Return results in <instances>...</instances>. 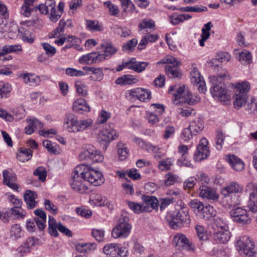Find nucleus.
<instances>
[{"instance_id":"nucleus-16","label":"nucleus","mask_w":257,"mask_h":257,"mask_svg":"<svg viewBox=\"0 0 257 257\" xmlns=\"http://www.w3.org/2000/svg\"><path fill=\"white\" fill-rule=\"evenodd\" d=\"M198 192L200 197L211 202H215L219 198V194L216 191L206 185H201Z\"/></svg>"},{"instance_id":"nucleus-41","label":"nucleus","mask_w":257,"mask_h":257,"mask_svg":"<svg viewBox=\"0 0 257 257\" xmlns=\"http://www.w3.org/2000/svg\"><path fill=\"white\" fill-rule=\"evenodd\" d=\"M191 82L192 84L197 87L199 91L204 93L206 91V87L205 82L203 80V77L200 75L199 76L191 78Z\"/></svg>"},{"instance_id":"nucleus-53","label":"nucleus","mask_w":257,"mask_h":257,"mask_svg":"<svg viewBox=\"0 0 257 257\" xmlns=\"http://www.w3.org/2000/svg\"><path fill=\"white\" fill-rule=\"evenodd\" d=\"M19 33L21 34L22 40L26 42L32 44L33 43L34 38L30 35L29 31L21 28L19 29Z\"/></svg>"},{"instance_id":"nucleus-48","label":"nucleus","mask_w":257,"mask_h":257,"mask_svg":"<svg viewBox=\"0 0 257 257\" xmlns=\"http://www.w3.org/2000/svg\"><path fill=\"white\" fill-rule=\"evenodd\" d=\"M128 205L135 213L137 214L146 211V210H148L147 207L144 206V204H141L134 202L128 201Z\"/></svg>"},{"instance_id":"nucleus-13","label":"nucleus","mask_w":257,"mask_h":257,"mask_svg":"<svg viewBox=\"0 0 257 257\" xmlns=\"http://www.w3.org/2000/svg\"><path fill=\"white\" fill-rule=\"evenodd\" d=\"M48 224L49 233L52 236L55 237L58 236L57 229L68 237L72 236V232L68 228L63 225L61 223H57L54 218L51 216H49Z\"/></svg>"},{"instance_id":"nucleus-24","label":"nucleus","mask_w":257,"mask_h":257,"mask_svg":"<svg viewBox=\"0 0 257 257\" xmlns=\"http://www.w3.org/2000/svg\"><path fill=\"white\" fill-rule=\"evenodd\" d=\"M142 199L144 202V206L148 208L146 211L150 212L158 208V200L156 197L144 195L142 196Z\"/></svg>"},{"instance_id":"nucleus-38","label":"nucleus","mask_w":257,"mask_h":257,"mask_svg":"<svg viewBox=\"0 0 257 257\" xmlns=\"http://www.w3.org/2000/svg\"><path fill=\"white\" fill-rule=\"evenodd\" d=\"M104 47V53H100L103 56V61L110 58L112 55L116 53L117 49L113 47L111 43H106Z\"/></svg>"},{"instance_id":"nucleus-4","label":"nucleus","mask_w":257,"mask_h":257,"mask_svg":"<svg viewBox=\"0 0 257 257\" xmlns=\"http://www.w3.org/2000/svg\"><path fill=\"white\" fill-rule=\"evenodd\" d=\"M235 90L233 96V105L239 109L244 105L248 98V92L250 90V84L246 81L234 84Z\"/></svg>"},{"instance_id":"nucleus-1","label":"nucleus","mask_w":257,"mask_h":257,"mask_svg":"<svg viewBox=\"0 0 257 257\" xmlns=\"http://www.w3.org/2000/svg\"><path fill=\"white\" fill-rule=\"evenodd\" d=\"M227 72L224 70L220 74L210 77V82L212 84L210 92L212 96L220 99L221 101H225L229 99V95L227 94L224 87V84L222 82L226 77Z\"/></svg>"},{"instance_id":"nucleus-15","label":"nucleus","mask_w":257,"mask_h":257,"mask_svg":"<svg viewBox=\"0 0 257 257\" xmlns=\"http://www.w3.org/2000/svg\"><path fill=\"white\" fill-rule=\"evenodd\" d=\"M208 144V142L206 138H203L200 140L197 147V151L194 155L195 161L200 162L207 158L210 153Z\"/></svg>"},{"instance_id":"nucleus-11","label":"nucleus","mask_w":257,"mask_h":257,"mask_svg":"<svg viewBox=\"0 0 257 257\" xmlns=\"http://www.w3.org/2000/svg\"><path fill=\"white\" fill-rule=\"evenodd\" d=\"M103 252L107 257H126L127 250L125 247H120L118 243H109L103 248Z\"/></svg>"},{"instance_id":"nucleus-18","label":"nucleus","mask_w":257,"mask_h":257,"mask_svg":"<svg viewBox=\"0 0 257 257\" xmlns=\"http://www.w3.org/2000/svg\"><path fill=\"white\" fill-rule=\"evenodd\" d=\"M102 58L99 52L95 51L83 55L79 59V62L81 64L91 65L103 61Z\"/></svg>"},{"instance_id":"nucleus-54","label":"nucleus","mask_w":257,"mask_h":257,"mask_svg":"<svg viewBox=\"0 0 257 257\" xmlns=\"http://www.w3.org/2000/svg\"><path fill=\"white\" fill-rule=\"evenodd\" d=\"M33 174L38 176L39 180L44 182L47 176V171L44 167H39L34 171Z\"/></svg>"},{"instance_id":"nucleus-60","label":"nucleus","mask_w":257,"mask_h":257,"mask_svg":"<svg viewBox=\"0 0 257 257\" xmlns=\"http://www.w3.org/2000/svg\"><path fill=\"white\" fill-rule=\"evenodd\" d=\"M207 8L205 7L202 8L198 6H190L186 7H182L180 9L181 12H197L200 13L203 11H206Z\"/></svg>"},{"instance_id":"nucleus-2","label":"nucleus","mask_w":257,"mask_h":257,"mask_svg":"<svg viewBox=\"0 0 257 257\" xmlns=\"http://www.w3.org/2000/svg\"><path fill=\"white\" fill-rule=\"evenodd\" d=\"M167 220L170 227L173 229L188 227L191 222L188 209L186 207L181 208L177 212L167 216Z\"/></svg>"},{"instance_id":"nucleus-42","label":"nucleus","mask_w":257,"mask_h":257,"mask_svg":"<svg viewBox=\"0 0 257 257\" xmlns=\"http://www.w3.org/2000/svg\"><path fill=\"white\" fill-rule=\"evenodd\" d=\"M223 196L222 198V203L223 205L225 207H230L232 206H235L236 204H239V203L237 201H235L232 199V197L235 198V195H232L229 194H221Z\"/></svg>"},{"instance_id":"nucleus-26","label":"nucleus","mask_w":257,"mask_h":257,"mask_svg":"<svg viewBox=\"0 0 257 257\" xmlns=\"http://www.w3.org/2000/svg\"><path fill=\"white\" fill-rule=\"evenodd\" d=\"M189 126L195 135L203 130L204 127L203 120L200 116L196 117L190 121Z\"/></svg>"},{"instance_id":"nucleus-62","label":"nucleus","mask_w":257,"mask_h":257,"mask_svg":"<svg viewBox=\"0 0 257 257\" xmlns=\"http://www.w3.org/2000/svg\"><path fill=\"white\" fill-rule=\"evenodd\" d=\"M92 201L95 205L98 206H104L107 203L106 198L99 194L95 195L92 199Z\"/></svg>"},{"instance_id":"nucleus-36","label":"nucleus","mask_w":257,"mask_h":257,"mask_svg":"<svg viewBox=\"0 0 257 257\" xmlns=\"http://www.w3.org/2000/svg\"><path fill=\"white\" fill-rule=\"evenodd\" d=\"M23 78L24 82L30 86L38 85L41 82V77L34 74H25Z\"/></svg>"},{"instance_id":"nucleus-40","label":"nucleus","mask_w":257,"mask_h":257,"mask_svg":"<svg viewBox=\"0 0 257 257\" xmlns=\"http://www.w3.org/2000/svg\"><path fill=\"white\" fill-rule=\"evenodd\" d=\"M189 206L195 212V214L199 217L204 207L203 203L197 199H194L189 202Z\"/></svg>"},{"instance_id":"nucleus-45","label":"nucleus","mask_w":257,"mask_h":257,"mask_svg":"<svg viewBox=\"0 0 257 257\" xmlns=\"http://www.w3.org/2000/svg\"><path fill=\"white\" fill-rule=\"evenodd\" d=\"M22 51V48L21 45H5L2 49H0V54H2V52H5L6 53H17Z\"/></svg>"},{"instance_id":"nucleus-3","label":"nucleus","mask_w":257,"mask_h":257,"mask_svg":"<svg viewBox=\"0 0 257 257\" xmlns=\"http://www.w3.org/2000/svg\"><path fill=\"white\" fill-rule=\"evenodd\" d=\"M129 216L126 212H122L119 216L115 226L112 229L111 234L113 238H125L128 236L132 228L129 223Z\"/></svg>"},{"instance_id":"nucleus-31","label":"nucleus","mask_w":257,"mask_h":257,"mask_svg":"<svg viewBox=\"0 0 257 257\" xmlns=\"http://www.w3.org/2000/svg\"><path fill=\"white\" fill-rule=\"evenodd\" d=\"M37 197V194L35 192L30 190L26 191L24 198L28 208L33 209L36 206L37 202L35 199Z\"/></svg>"},{"instance_id":"nucleus-30","label":"nucleus","mask_w":257,"mask_h":257,"mask_svg":"<svg viewBox=\"0 0 257 257\" xmlns=\"http://www.w3.org/2000/svg\"><path fill=\"white\" fill-rule=\"evenodd\" d=\"M27 122L28 125L25 127V133L28 135L33 134L35 130L40 129L43 126L41 122L35 118L27 119Z\"/></svg>"},{"instance_id":"nucleus-25","label":"nucleus","mask_w":257,"mask_h":257,"mask_svg":"<svg viewBox=\"0 0 257 257\" xmlns=\"http://www.w3.org/2000/svg\"><path fill=\"white\" fill-rule=\"evenodd\" d=\"M73 109L76 112L82 113L83 111L89 112L90 108L83 98H80L74 102Z\"/></svg>"},{"instance_id":"nucleus-43","label":"nucleus","mask_w":257,"mask_h":257,"mask_svg":"<svg viewBox=\"0 0 257 257\" xmlns=\"http://www.w3.org/2000/svg\"><path fill=\"white\" fill-rule=\"evenodd\" d=\"M251 54L246 50H244L239 53L238 59L243 64H249L251 62Z\"/></svg>"},{"instance_id":"nucleus-33","label":"nucleus","mask_w":257,"mask_h":257,"mask_svg":"<svg viewBox=\"0 0 257 257\" xmlns=\"http://www.w3.org/2000/svg\"><path fill=\"white\" fill-rule=\"evenodd\" d=\"M247 207L252 212H257V187H254L250 194Z\"/></svg>"},{"instance_id":"nucleus-22","label":"nucleus","mask_w":257,"mask_h":257,"mask_svg":"<svg viewBox=\"0 0 257 257\" xmlns=\"http://www.w3.org/2000/svg\"><path fill=\"white\" fill-rule=\"evenodd\" d=\"M72 26V22L71 20L68 19L65 21L64 19H62L59 22L58 27L51 33L50 37H56L58 35L60 36L63 34L65 29L71 28Z\"/></svg>"},{"instance_id":"nucleus-61","label":"nucleus","mask_w":257,"mask_h":257,"mask_svg":"<svg viewBox=\"0 0 257 257\" xmlns=\"http://www.w3.org/2000/svg\"><path fill=\"white\" fill-rule=\"evenodd\" d=\"M130 99L132 101L139 100L141 96V93L142 92V88H136L131 90H128Z\"/></svg>"},{"instance_id":"nucleus-58","label":"nucleus","mask_w":257,"mask_h":257,"mask_svg":"<svg viewBox=\"0 0 257 257\" xmlns=\"http://www.w3.org/2000/svg\"><path fill=\"white\" fill-rule=\"evenodd\" d=\"M11 90V86L10 84L0 82V99L6 96Z\"/></svg>"},{"instance_id":"nucleus-28","label":"nucleus","mask_w":257,"mask_h":257,"mask_svg":"<svg viewBox=\"0 0 257 257\" xmlns=\"http://www.w3.org/2000/svg\"><path fill=\"white\" fill-rule=\"evenodd\" d=\"M216 216V211L214 207L210 205L204 206L199 218L206 220L213 219Z\"/></svg>"},{"instance_id":"nucleus-5","label":"nucleus","mask_w":257,"mask_h":257,"mask_svg":"<svg viewBox=\"0 0 257 257\" xmlns=\"http://www.w3.org/2000/svg\"><path fill=\"white\" fill-rule=\"evenodd\" d=\"M78 167H79V174L81 177L90 184L94 186H99L104 183V179L100 172L85 164L79 165Z\"/></svg>"},{"instance_id":"nucleus-17","label":"nucleus","mask_w":257,"mask_h":257,"mask_svg":"<svg viewBox=\"0 0 257 257\" xmlns=\"http://www.w3.org/2000/svg\"><path fill=\"white\" fill-rule=\"evenodd\" d=\"M78 119L77 117L72 113L66 114L64 121V127L70 133H78Z\"/></svg>"},{"instance_id":"nucleus-32","label":"nucleus","mask_w":257,"mask_h":257,"mask_svg":"<svg viewBox=\"0 0 257 257\" xmlns=\"http://www.w3.org/2000/svg\"><path fill=\"white\" fill-rule=\"evenodd\" d=\"M138 81V79L135 76L125 74L118 77L115 80V83L118 85H125L135 84Z\"/></svg>"},{"instance_id":"nucleus-12","label":"nucleus","mask_w":257,"mask_h":257,"mask_svg":"<svg viewBox=\"0 0 257 257\" xmlns=\"http://www.w3.org/2000/svg\"><path fill=\"white\" fill-rule=\"evenodd\" d=\"M232 220L237 223L245 225L251 222V217L248 211L241 207L234 208L230 212Z\"/></svg>"},{"instance_id":"nucleus-49","label":"nucleus","mask_w":257,"mask_h":257,"mask_svg":"<svg viewBox=\"0 0 257 257\" xmlns=\"http://www.w3.org/2000/svg\"><path fill=\"white\" fill-rule=\"evenodd\" d=\"M93 123V120L90 118H87L85 119L78 120V133L80 132H83L86 129L88 128Z\"/></svg>"},{"instance_id":"nucleus-23","label":"nucleus","mask_w":257,"mask_h":257,"mask_svg":"<svg viewBox=\"0 0 257 257\" xmlns=\"http://www.w3.org/2000/svg\"><path fill=\"white\" fill-rule=\"evenodd\" d=\"M134 142L143 150L146 151L149 153H153L155 154L159 153L160 148L157 146L153 145L152 144L148 142L146 143L138 138H136L134 140Z\"/></svg>"},{"instance_id":"nucleus-35","label":"nucleus","mask_w":257,"mask_h":257,"mask_svg":"<svg viewBox=\"0 0 257 257\" xmlns=\"http://www.w3.org/2000/svg\"><path fill=\"white\" fill-rule=\"evenodd\" d=\"M188 238L183 233H179L175 235L172 240L173 244L179 249L184 248Z\"/></svg>"},{"instance_id":"nucleus-34","label":"nucleus","mask_w":257,"mask_h":257,"mask_svg":"<svg viewBox=\"0 0 257 257\" xmlns=\"http://www.w3.org/2000/svg\"><path fill=\"white\" fill-rule=\"evenodd\" d=\"M97 245L95 243H79L76 245V250L81 253H87L93 251L96 248Z\"/></svg>"},{"instance_id":"nucleus-9","label":"nucleus","mask_w":257,"mask_h":257,"mask_svg":"<svg viewBox=\"0 0 257 257\" xmlns=\"http://www.w3.org/2000/svg\"><path fill=\"white\" fill-rule=\"evenodd\" d=\"M79 158L81 160L90 161L93 163H97L102 161L103 157L94 146L88 145L79 154Z\"/></svg>"},{"instance_id":"nucleus-10","label":"nucleus","mask_w":257,"mask_h":257,"mask_svg":"<svg viewBox=\"0 0 257 257\" xmlns=\"http://www.w3.org/2000/svg\"><path fill=\"white\" fill-rule=\"evenodd\" d=\"M158 63H166L167 65L165 67V70L167 74L170 78H180L181 73L178 70V67L180 63L177 61L176 59L169 57L164 59L162 61L158 62Z\"/></svg>"},{"instance_id":"nucleus-19","label":"nucleus","mask_w":257,"mask_h":257,"mask_svg":"<svg viewBox=\"0 0 257 257\" xmlns=\"http://www.w3.org/2000/svg\"><path fill=\"white\" fill-rule=\"evenodd\" d=\"M3 176L4 183L12 189L17 191L19 187L15 183L17 180L16 175L14 173L5 170L3 171Z\"/></svg>"},{"instance_id":"nucleus-55","label":"nucleus","mask_w":257,"mask_h":257,"mask_svg":"<svg viewBox=\"0 0 257 257\" xmlns=\"http://www.w3.org/2000/svg\"><path fill=\"white\" fill-rule=\"evenodd\" d=\"M154 21L151 19H145L143 20L139 25L140 30L145 29H152L155 27Z\"/></svg>"},{"instance_id":"nucleus-20","label":"nucleus","mask_w":257,"mask_h":257,"mask_svg":"<svg viewBox=\"0 0 257 257\" xmlns=\"http://www.w3.org/2000/svg\"><path fill=\"white\" fill-rule=\"evenodd\" d=\"M225 160L231 167L236 171H241L244 168V163L242 161L234 155H227Z\"/></svg>"},{"instance_id":"nucleus-50","label":"nucleus","mask_w":257,"mask_h":257,"mask_svg":"<svg viewBox=\"0 0 257 257\" xmlns=\"http://www.w3.org/2000/svg\"><path fill=\"white\" fill-rule=\"evenodd\" d=\"M87 27L90 31H102L103 29L102 26L99 24L98 21L87 20L86 21Z\"/></svg>"},{"instance_id":"nucleus-29","label":"nucleus","mask_w":257,"mask_h":257,"mask_svg":"<svg viewBox=\"0 0 257 257\" xmlns=\"http://www.w3.org/2000/svg\"><path fill=\"white\" fill-rule=\"evenodd\" d=\"M35 245V238L34 237H30L18 248V251L22 255H23L26 253L30 252L32 248Z\"/></svg>"},{"instance_id":"nucleus-51","label":"nucleus","mask_w":257,"mask_h":257,"mask_svg":"<svg viewBox=\"0 0 257 257\" xmlns=\"http://www.w3.org/2000/svg\"><path fill=\"white\" fill-rule=\"evenodd\" d=\"M75 87L77 93L82 96H85L87 95V87L81 81L77 80L75 82Z\"/></svg>"},{"instance_id":"nucleus-8","label":"nucleus","mask_w":257,"mask_h":257,"mask_svg":"<svg viewBox=\"0 0 257 257\" xmlns=\"http://www.w3.org/2000/svg\"><path fill=\"white\" fill-rule=\"evenodd\" d=\"M173 96L174 97L173 103L175 105L180 103H187L191 105L199 101V99L197 97H196V99L193 98L191 93L188 89L185 88V86L179 87Z\"/></svg>"},{"instance_id":"nucleus-44","label":"nucleus","mask_w":257,"mask_h":257,"mask_svg":"<svg viewBox=\"0 0 257 257\" xmlns=\"http://www.w3.org/2000/svg\"><path fill=\"white\" fill-rule=\"evenodd\" d=\"M177 113L183 117H189L195 113V110L191 107H179L177 109Z\"/></svg>"},{"instance_id":"nucleus-37","label":"nucleus","mask_w":257,"mask_h":257,"mask_svg":"<svg viewBox=\"0 0 257 257\" xmlns=\"http://www.w3.org/2000/svg\"><path fill=\"white\" fill-rule=\"evenodd\" d=\"M24 236V232L20 224H15L12 226L10 230V237L13 240H17Z\"/></svg>"},{"instance_id":"nucleus-46","label":"nucleus","mask_w":257,"mask_h":257,"mask_svg":"<svg viewBox=\"0 0 257 257\" xmlns=\"http://www.w3.org/2000/svg\"><path fill=\"white\" fill-rule=\"evenodd\" d=\"M195 228L196 232V236L200 241H203L207 239V231L205 230L203 226L196 225Z\"/></svg>"},{"instance_id":"nucleus-47","label":"nucleus","mask_w":257,"mask_h":257,"mask_svg":"<svg viewBox=\"0 0 257 257\" xmlns=\"http://www.w3.org/2000/svg\"><path fill=\"white\" fill-rule=\"evenodd\" d=\"M65 4L63 2H60L58 5V10L56 11L55 8V13L53 15H51L49 17L50 20L53 22H56L59 19L63 14Z\"/></svg>"},{"instance_id":"nucleus-59","label":"nucleus","mask_w":257,"mask_h":257,"mask_svg":"<svg viewBox=\"0 0 257 257\" xmlns=\"http://www.w3.org/2000/svg\"><path fill=\"white\" fill-rule=\"evenodd\" d=\"M213 220L214 224L218 227V230L228 229V226L226 222L222 218L216 216Z\"/></svg>"},{"instance_id":"nucleus-27","label":"nucleus","mask_w":257,"mask_h":257,"mask_svg":"<svg viewBox=\"0 0 257 257\" xmlns=\"http://www.w3.org/2000/svg\"><path fill=\"white\" fill-rule=\"evenodd\" d=\"M213 237L218 243H225L230 239V233L228 229L218 230L214 233Z\"/></svg>"},{"instance_id":"nucleus-52","label":"nucleus","mask_w":257,"mask_h":257,"mask_svg":"<svg viewBox=\"0 0 257 257\" xmlns=\"http://www.w3.org/2000/svg\"><path fill=\"white\" fill-rule=\"evenodd\" d=\"M138 43V41L136 39H133L124 43L122 47V50L124 52H132Z\"/></svg>"},{"instance_id":"nucleus-64","label":"nucleus","mask_w":257,"mask_h":257,"mask_svg":"<svg viewBox=\"0 0 257 257\" xmlns=\"http://www.w3.org/2000/svg\"><path fill=\"white\" fill-rule=\"evenodd\" d=\"M165 184L167 186H169L173 185L177 182L178 177L174 174L169 173L165 176Z\"/></svg>"},{"instance_id":"nucleus-7","label":"nucleus","mask_w":257,"mask_h":257,"mask_svg":"<svg viewBox=\"0 0 257 257\" xmlns=\"http://www.w3.org/2000/svg\"><path fill=\"white\" fill-rule=\"evenodd\" d=\"M79 169V167L77 166L72 172L70 184L71 188L75 191L81 194L86 193L88 190V187L85 184L87 181L81 177Z\"/></svg>"},{"instance_id":"nucleus-21","label":"nucleus","mask_w":257,"mask_h":257,"mask_svg":"<svg viewBox=\"0 0 257 257\" xmlns=\"http://www.w3.org/2000/svg\"><path fill=\"white\" fill-rule=\"evenodd\" d=\"M243 186L239 184L237 182L232 181L227 184L221 190V194H236L242 192Z\"/></svg>"},{"instance_id":"nucleus-63","label":"nucleus","mask_w":257,"mask_h":257,"mask_svg":"<svg viewBox=\"0 0 257 257\" xmlns=\"http://www.w3.org/2000/svg\"><path fill=\"white\" fill-rule=\"evenodd\" d=\"M42 45L46 54L49 56H53L56 54L57 52L56 48L49 43H44L42 44Z\"/></svg>"},{"instance_id":"nucleus-6","label":"nucleus","mask_w":257,"mask_h":257,"mask_svg":"<svg viewBox=\"0 0 257 257\" xmlns=\"http://www.w3.org/2000/svg\"><path fill=\"white\" fill-rule=\"evenodd\" d=\"M236 247L243 257H254L256 253L254 242L247 236L239 237L236 242Z\"/></svg>"},{"instance_id":"nucleus-57","label":"nucleus","mask_w":257,"mask_h":257,"mask_svg":"<svg viewBox=\"0 0 257 257\" xmlns=\"http://www.w3.org/2000/svg\"><path fill=\"white\" fill-rule=\"evenodd\" d=\"M105 6L108 9V13L109 15L116 16L119 13L118 7L112 4L110 1H107L103 3Z\"/></svg>"},{"instance_id":"nucleus-56","label":"nucleus","mask_w":257,"mask_h":257,"mask_svg":"<svg viewBox=\"0 0 257 257\" xmlns=\"http://www.w3.org/2000/svg\"><path fill=\"white\" fill-rule=\"evenodd\" d=\"M173 165L171 158H167L160 161L159 163L158 168L161 171L169 170Z\"/></svg>"},{"instance_id":"nucleus-14","label":"nucleus","mask_w":257,"mask_h":257,"mask_svg":"<svg viewBox=\"0 0 257 257\" xmlns=\"http://www.w3.org/2000/svg\"><path fill=\"white\" fill-rule=\"evenodd\" d=\"M118 138V134L116 130L111 128L109 125L103 128L98 134L97 140L99 142L106 147L107 144L111 140H115Z\"/></svg>"},{"instance_id":"nucleus-39","label":"nucleus","mask_w":257,"mask_h":257,"mask_svg":"<svg viewBox=\"0 0 257 257\" xmlns=\"http://www.w3.org/2000/svg\"><path fill=\"white\" fill-rule=\"evenodd\" d=\"M32 156V152L31 150L22 148L17 154V158L20 162H25L28 161L31 159Z\"/></svg>"}]
</instances>
